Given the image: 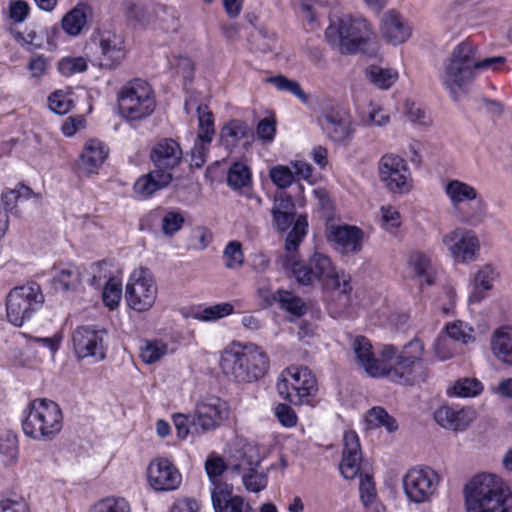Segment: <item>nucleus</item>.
<instances>
[{
    "mask_svg": "<svg viewBox=\"0 0 512 512\" xmlns=\"http://www.w3.org/2000/svg\"><path fill=\"white\" fill-rule=\"evenodd\" d=\"M505 63L506 58L503 56L481 58L478 45L470 39H465L455 45L444 60L439 79L456 101L459 93L471 84L479 73L499 71Z\"/></svg>",
    "mask_w": 512,
    "mask_h": 512,
    "instance_id": "nucleus-1",
    "label": "nucleus"
},
{
    "mask_svg": "<svg viewBox=\"0 0 512 512\" xmlns=\"http://www.w3.org/2000/svg\"><path fill=\"white\" fill-rule=\"evenodd\" d=\"M292 272L302 285L320 282L325 289L331 291L329 311L333 317L344 314L350 307L352 303L350 278L344 272L337 271L327 255L315 252L308 261L294 263Z\"/></svg>",
    "mask_w": 512,
    "mask_h": 512,
    "instance_id": "nucleus-2",
    "label": "nucleus"
},
{
    "mask_svg": "<svg viewBox=\"0 0 512 512\" xmlns=\"http://www.w3.org/2000/svg\"><path fill=\"white\" fill-rule=\"evenodd\" d=\"M467 512H512V493L497 475L480 473L464 486Z\"/></svg>",
    "mask_w": 512,
    "mask_h": 512,
    "instance_id": "nucleus-3",
    "label": "nucleus"
},
{
    "mask_svg": "<svg viewBox=\"0 0 512 512\" xmlns=\"http://www.w3.org/2000/svg\"><path fill=\"white\" fill-rule=\"evenodd\" d=\"M325 37L332 48L344 55L368 54L375 50V33L371 24L362 17L345 14L331 19Z\"/></svg>",
    "mask_w": 512,
    "mask_h": 512,
    "instance_id": "nucleus-4",
    "label": "nucleus"
},
{
    "mask_svg": "<svg viewBox=\"0 0 512 512\" xmlns=\"http://www.w3.org/2000/svg\"><path fill=\"white\" fill-rule=\"evenodd\" d=\"M64 425L63 413L58 403L47 398L30 401L21 414L24 435L36 442L54 441Z\"/></svg>",
    "mask_w": 512,
    "mask_h": 512,
    "instance_id": "nucleus-5",
    "label": "nucleus"
},
{
    "mask_svg": "<svg viewBox=\"0 0 512 512\" xmlns=\"http://www.w3.org/2000/svg\"><path fill=\"white\" fill-rule=\"evenodd\" d=\"M221 368L237 382H252L263 377L269 369V358L256 344L238 345L226 350L221 357Z\"/></svg>",
    "mask_w": 512,
    "mask_h": 512,
    "instance_id": "nucleus-6",
    "label": "nucleus"
},
{
    "mask_svg": "<svg viewBox=\"0 0 512 512\" xmlns=\"http://www.w3.org/2000/svg\"><path fill=\"white\" fill-rule=\"evenodd\" d=\"M443 190L460 223L472 227L484 223L488 206L474 186L458 179H450L443 185Z\"/></svg>",
    "mask_w": 512,
    "mask_h": 512,
    "instance_id": "nucleus-7",
    "label": "nucleus"
},
{
    "mask_svg": "<svg viewBox=\"0 0 512 512\" xmlns=\"http://www.w3.org/2000/svg\"><path fill=\"white\" fill-rule=\"evenodd\" d=\"M272 225L280 232L287 231L291 226L285 241V248L292 252L297 250L308 231L307 215H296V206L293 198L285 193L274 196L271 207Z\"/></svg>",
    "mask_w": 512,
    "mask_h": 512,
    "instance_id": "nucleus-8",
    "label": "nucleus"
},
{
    "mask_svg": "<svg viewBox=\"0 0 512 512\" xmlns=\"http://www.w3.org/2000/svg\"><path fill=\"white\" fill-rule=\"evenodd\" d=\"M118 106L121 115L128 121L149 117L156 108L154 91L148 82L134 79L118 92Z\"/></svg>",
    "mask_w": 512,
    "mask_h": 512,
    "instance_id": "nucleus-9",
    "label": "nucleus"
},
{
    "mask_svg": "<svg viewBox=\"0 0 512 512\" xmlns=\"http://www.w3.org/2000/svg\"><path fill=\"white\" fill-rule=\"evenodd\" d=\"M279 396L293 405L309 404L318 387L311 370L304 366H289L278 377Z\"/></svg>",
    "mask_w": 512,
    "mask_h": 512,
    "instance_id": "nucleus-10",
    "label": "nucleus"
},
{
    "mask_svg": "<svg viewBox=\"0 0 512 512\" xmlns=\"http://www.w3.org/2000/svg\"><path fill=\"white\" fill-rule=\"evenodd\" d=\"M87 55L101 68L114 69L126 57L124 38L111 30L94 31L85 45Z\"/></svg>",
    "mask_w": 512,
    "mask_h": 512,
    "instance_id": "nucleus-11",
    "label": "nucleus"
},
{
    "mask_svg": "<svg viewBox=\"0 0 512 512\" xmlns=\"http://www.w3.org/2000/svg\"><path fill=\"white\" fill-rule=\"evenodd\" d=\"M44 304V295L36 282L13 288L6 300L8 321L16 327H21L29 321Z\"/></svg>",
    "mask_w": 512,
    "mask_h": 512,
    "instance_id": "nucleus-12",
    "label": "nucleus"
},
{
    "mask_svg": "<svg viewBox=\"0 0 512 512\" xmlns=\"http://www.w3.org/2000/svg\"><path fill=\"white\" fill-rule=\"evenodd\" d=\"M441 477L430 466L410 468L403 476L402 485L406 498L415 504L430 503L438 494Z\"/></svg>",
    "mask_w": 512,
    "mask_h": 512,
    "instance_id": "nucleus-13",
    "label": "nucleus"
},
{
    "mask_svg": "<svg viewBox=\"0 0 512 512\" xmlns=\"http://www.w3.org/2000/svg\"><path fill=\"white\" fill-rule=\"evenodd\" d=\"M108 333L96 325H80L71 333L72 349L77 359L100 362L106 358Z\"/></svg>",
    "mask_w": 512,
    "mask_h": 512,
    "instance_id": "nucleus-14",
    "label": "nucleus"
},
{
    "mask_svg": "<svg viewBox=\"0 0 512 512\" xmlns=\"http://www.w3.org/2000/svg\"><path fill=\"white\" fill-rule=\"evenodd\" d=\"M157 298V286L148 268L135 269L126 284L125 299L127 305L137 311H148Z\"/></svg>",
    "mask_w": 512,
    "mask_h": 512,
    "instance_id": "nucleus-15",
    "label": "nucleus"
},
{
    "mask_svg": "<svg viewBox=\"0 0 512 512\" xmlns=\"http://www.w3.org/2000/svg\"><path fill=\"white\" fill-rule=\"evenodd\" d=\"M442 243L457 264L473 263L481 252V242L476 232L463 227L455 228L444 234Z\"/></svg>",
    "mask_w": 512,
    "mask_h": 512,
    "instance_id": "nucleus-16",
    "label": "nucleus"
},
{
    "mask_svg": "<svg viewBox=\"0 0 512 512\" xmlns=\"http://www.w3.org/2000/svg\"><path fill=\"white\" fill-rule=\"evenodd\" d=\"M378 175L384 186L393 193H408L413 187L412 175L407 162L397 154L387 153L380 158Z\"/></svg>",
    "mask_w": 512,
    "mask_h": 512,
    "instance_id": "nucleus-17",
    "label": "nucleus"
},
{
    "mask_svg": "<svg viewBox=\"0 0 512 512\" xmlns=\"http://www.w3.org/2000/svg\"><path fill=\"white\" fill-rule=\"evenodd\" d=\"M380 356L383 358L385 367L382 377L385 376L399 384H410L414 367L422 361L418 360L417 356L408 357L399 354L393 345H384Z\"/></svg>",
    "mask_w": 512,
    "mask_h": 512,
    "instance_id": "nucleus-18",
    "label": "nucleus"
},
{
    "mask_svg": "<svg viewBox=\"0 0 512 512\" xmlns=\"http://www.w3.org/2000/svg\"><path fill=\"white\" fill-rule=\"evenodd\" d=\"M228 414L225 401L216 396H206L198 401L192 424L203 432L211 431L219 427Z\"/></svg>",
    "mask_w": 512,
    "mask_h": 512,
    "instance_id": "nucleus-19",
    "label": "nucleus"
},
{
    "mask_svg": "<svg viewBox=\"0 0 512 512\" xmlns=\"http://www.w3.org/2000/svg\"><path fill=\"white\" fill-rule=\"evenodd\" d=\"M147 481L157 492H170L180 487L182 475L170 460L157 457L147 467Z\"/></svg>",
    "mask_w": 512,
    "mask_h": 512,
    "instance_id": "nucleus-20",
    "label": "nucleus"
},
{
    "mask_svg": "<svg viewBox=\"0 0 512 512\" xmlns=\"http://www.w3.org/2000/svg\"><path fill=\"white\" fill-rule=\"evenodd\" d=\"M363 231L350 225H336L329 228L327 239L342 255H355L362 250Z\"/></svg>",
    "mask_w": 512,
    "mask_h": 512,
    "instance_id": "nucleus-21",
    "label": "nucleus"
},
{
    "mask_svg": "<svg viewBox=\"0 0 512 512\" xmlns=\"http://www.w3.org/2000/svg\"><path fill=\"white\" fill-rule=\"evenodd\" d=\"M501 270L498 265L486 263L477 268L470 278L469 303L479 304L493 289L494 283L499 280Z\"/></svg>",
    "mask_w": 512,
    "mask_h": 512,
    "instance_id": "nucleus-22",
    "label": "nucleus"
},
{
    "mask_svg": "<svg viewBox=\"0 0 512 512\" xmlns=\"http://www.w3.org/2000/svg\"><path fill=\"white\" fill-rule=\"evenodd\" d=\"M476 413L470 407L442 405L434 412L435 421L451 431H464L475 420Z\"/></svg>",
    "mask_w": 512,
    "mask_h": 512,
    "instance_id": "nucleus-23",
    "label": "nucleus"
},
{
    "mask_svg": "<svg viewBox=\"0 0 512 512\" xmlns=\"http://www.w3.org/2000/svg\"><path fill=\"white\" fill-rule=\"evenodd\" d=\"M324 134L335 143H344L351 139L353 130L351 119L343 110H329L319 118Z\"/></svg>",
    "mask_w": 512,
    "mask_h": 512,
    "instance_id": "nucleus-24",
    "label": "nucleus"
},
{
    "mask_svg": "<svg viewBox=\"0 0 512 512\" xmlns=\"http://www.w3.org/2000/svg\"><path fill=\"white\" fill-rule=\"evenodd\" d=\"M351 349L357 363L372 377H382L385 367L383 358L377 359L373 352L371 341L362 335H357L351 340Z\"/></svg>",
    "mask_w": 512,
    "mask_h": 512,
    "instance_id": "nucleus-25",
    "label": "nucleus"
},
{
    "mask_svg": "<svg viewBox=\"0 0 512 512\" xmlns=\"http://www.w3.org/2000/svg\"><path fill=\"white\" fill-rule=\"evenodd\" d=\"M343 442L340 472L345 479H353L360 470L362 460L359 437L355 431L347 430L344 432Z\"/></svg>",
    "mask_w": 512,
    "mask_h": 512,
    "instance_id": "nucleus-26",
    "label": "nucleus"
},
{
    "mask_svg": "<svg viewBox=\"0 0 512 512\" xmlns=\"http://www.w3.org/2000/svg\"><path fill=\"white\" fill-rule=\"evenodd\" d=\"M380 30L383 38L393 45L406 42L412 34L410 23L393 9L383 15Z\"/></svg>",
    "mask_w": 512,
    "mask_h": 512,
    "instance_id": "nucleus-27",
    "label": "nucleus"
},
{
    "mask_svg": "<svg viewBox=\"0 0 512 512\" xmlns=\"http://www.w3.org/2000/svg\"><path fill=\"white\" fill-rule=\"evenodd\" d=\"M34 196L32 189L25 185H20L18 188L6 191L2 194L5 207L0 204V239L8 229L9 218L7 212L10 211L15 214H20L24 204Z\"/></svg>",
    "mask_w": 512,
    "mask_h": 512,
    "instance_id": "nucleus-28",
    "label": "nucleus"
},
{
    "mask_svg": "<svg viewBox=\"0 0 512 512\" xmlns=\"http://www.w3.org/2000/svg\"><path fill=\"white\" fill-rule=\"evenodd\" d=\"M211 500L215 512H252L244 498L233 494V486L220 484L211 489Z\"/></svg>",
    "mask_w": 512,
    "mask_h": 512,
    "instance_id": "nucleus-29",
    "label": "nucleus"
},
{
    "mask_svg": "<svg viewBox=\"0 0 512 512\" xmlns=\"http://www.w3.org/2000/svg\"><path fill=\"white\" fill-rule=\"evenodd\" d=\"M182 150L180 145L173 139H162L151 151V160L156 170L170 172L182 160Z\"/></svg>",
    "mask_w": 512,
    "mask_h": 512,
    "instance_id": "nucleus-30",
    "label": "nucleus"
},
{
    "mask_svg": "<svg viewBox=\"0 0 512 512\" xmlns=\"http://www.w3.org/2000/svg\"><path fill=\"white\" fill-rule=\"evenodd\" d=\"M228 185L240 191L246 198L255 202L256 207L263 203L262 198L252 190V173L250 168L243 162H235L231 165L227 176Z\"/></svg>",
    "mask_w": 512,
    "mask_h": 512,
    "instance_id": "nucleus-31",
    "label": "nucleus"
},
{
    "mask_svg": "<svg viewBox=\"0 0 512 512\" xmlns=\"http://www.w3.org/2000/svg\"><path fill=\"white\" fill-rule=\"evenodd\" d=\"M491 351L501 363L512 367V326L496 328L490 338Z\"/></svg>",
    "mask_w": 512,
    "mask_h": 512,
    "instance_id": "nucleus-32",
    "label": "nucleus"
},
{
    "mask_svg": "<svg viewBox=\"0 0 512 512\" xmlns=\"http://www.w3.org/2000/svg\"><path fill=\"white\" fill-rule=\"evenodd\" d=\"M171 180L172 175L170 172L154 170L137 179L134 183V192L138 197L146 199L156 191L166 187Z\"/></svg>",
    "mask_w": 512,
    "mask_h": 512,
    "instance_id": "nucleus-33",
    "label": "nucleus"
},
{
    "mask_svg": "<svg viewBox=\"0 0 512 512\" xmlns=\"http://www.w3.org/2000/svg\"><path fill=\"white\" fill-rule=\"evenodd\" d=\"M108 156V148L97 139L86 142L80 158V167L87 173H94Z\"/></svg>",
    "mask_w": 512,
    "mask_h": 512,
    "instance_id": "nucleus-34",
    "label": "nucleus"
},
{
    "mask_svg": "<svg viewBox=\"0 0 512 512\" xmlns=\"http://www.w3.org/2000/svg\"><path fill=\"white\" fill-rule=\"evenodd\" d=\"M80 281L79 268L72 263L59 264L52 270L51 284L56 291L74 290Z\"/></svg>",
    "mask_w": 512,
    "mask_h": 512,
    "instance_id": "nucleus-35",
    "label": "nucleus"
},
{
    "mask_svg": "<svg viewBox=\"0 0 512 512\" xmlns=\"http://www.w3.org/2000/svg\"><path fill=\"white\" fill-rule=\"evenodd\" d=\"M90 13L91 10L87 5H76L62 18V29L69 36H78L82 32V30L87 26V18Z\"/></svg>",
    "mask_w": 512,
    "mask_h": 512,
    "instance_id": "nucleus-36",
    "label": "nucleus"
},
{
    "mask_svg": "<svg viewBox=\"0 0 512 512\" xmlns=\"http://www.w3.org/2000/svg\"><path fill=\"white\" fill-rule=\"evenodd\" d=\"M365 77L376 88L388 90L396 83L399 74L393 68L372 64L365 69Z\"/></svg>",
    "mask_w": 512,
    "mask_h": 512,
    "instance_id": "nucleus-37",
    "label": "nucleus"
},
{
    "mask_svg": "<svg viewBox=\"0 0 512 512\" xmlns=\"http://www.w3.org/2000/svg\"><path fill=\"white\" fill-rule=\"evenodd\" d=\"M234 313V306L230 302L216 303L210 306H199L189 315L201 322H215Z\"/></svg>",
    "mask_w": 512,
    "mask_h": 512,
    "instance_id": "nucleus-38",
    "label": "nucleus"
},
{
    "mask_svg": "<svg viewBox=\"0 0 512 512\" xmlns=\"http://www.w3.org/2000/svg\"><path fill=\"white\" fill-rule=\"evenodd\" d=\"M272 298L282 310L292 316L299 318L307 312L305 302L291 291L279 289L273 294Z\"/></svg>",
    "mask_w": 512,
    "mask_h": 512,
    "instance_id": "nucleus-39",
    "label": "nucleus"
},
{
    "mask_svg": "<svg viewBox=\"0 0 512 512\" xmlns=\"http://www.w3.org/2000/svg\"><path fill=\"white\" fill-rule=\"evenodd\" d=\"M249 128L241 120H231L226 123L220 132V142L226 149H233L239 141L247 136Z\"/></svg>",
    "mask_w": 512,
    "mask_h": 512,
    "instance_id": "nucleus-40",
    "label": "nucleus"
},
{
    "mask_svg": "<svg viewBox=\"0 0 512 512\" xmlns=\"http://www.w3.org/2000/svg\"><path fill=\"white\" fill-rule=\"evenodd\" d=\"M483 389L484 386L480 380L464 377L456 380L454 384L448 388L447 394L451 397L470 398L481 394Z\"/></svg>",
    "mask_w": 512,
    "mask_h": 512,
    "instance_id": "nucleus-41",
    "label": "nucleus"
},
{
    "mask_svg": "<svg viewBox=\"0 0 512 512\" xmlns=\"http://www.w3.org/2000/svg\"><path fill=\"white\" fill-rule=\"evenodd\" d=\"M140 357L146 364H154L168 353V344L162 340H142L140 344Z\"/></svg>",
    "mask_w": 512,
    "mask_h": 512,
    "instance_id": "nucleus-42",
    "label": "nucleus"
},
{
    "mask_svg": "<svg viewBox=\"0 0 512 512\" xmlns=\"http://www.w3.org/2000/svg\"><path fill=\"white\" fill-rule=\"evenodd\" d=\"M267 83L272 84L278 91L287 92L296 97L301 103L307 104L309 96L303 91L298 81L289 79L284 75H276L267 78Z\"/></svg>",
    "mask_w": 512,
    "mask_h": 512,
    "instance_id": "nucleus-43",
    "label": "nucleus"
},
{
    "mask_svg": "<svg viewBox=\"0 0 512 512\" xmlns=\"http://www.w3.org/2000/svg\"><path fill=\"white\" fill-rule=\"evenodd\" d=\"M366 422L371 428L384 427L388 432L397 430L396 420L382 407H373L366 414Z\"/></svg>",
    "mask_w": 512,
    "mask_h": 512,
    "instance_id": "nucleus-44",
    "label": "nucleus"
},
{
    "mask_svg": "<svg viewBox=\"0 0 512 512\" xmlns=\"http://www.w3.org/2000/svg\"><path fill=\"white\" fill-rule=\"evenodd\" d=\"M48 106L56 114H67L74 107V93L71 90H57L48 97Z\"/></svg>",
    "mask_w": 512,
    "mask_h": 512,
    "instance_id": "nucleus-45",
    "label": "nucleus"
},
{
    "mask_svg": "<svg viewBox=\"0 0 512 512\" xmlns=\"http://www.w3.org/2000/svg\"><path fill=\"white\" fill-rule=\"evenodd\" d=\"M445 333L459 345L474 341V329L468 323L461 320L447 323L445 325Z\"/></svg>",
    "mask_w": 512,
    "mask_h": 512,
    "instance_id": "nucleus-46",
    "label": "nucleus"
},
{
    "mask_svg": "<svg viewBox=\"0 0 512 512\" xmlns=\"http://www.w3.org/2000/svg\"><path fill=\"white\" fill-rule=\"evenodd\" d=\"M408 265L413 269L416 277L424 278L427 285H431L434 281L430 274V259L419 251H413L409 254Z\"/></svg>",
    "mask_w": 512,
    "mask_h": 512,
    "instance_id": "nucleus-47",
    "label": "nucleus"
},
{
    "mask_svg": "<svg viewBox=\"0 0 512 512\" xmlns=\"http://www.w3.org/2000/svg\"><path fill=\"white\" fill-rule=\"evenodd\" d=\"M88 512H132V509L125 498L111 496L96 502Z\"/></svg>",
    "mask_w": 512,
    "mask_h": 512,
    "instance_id": "nucleus-48",
    "label": "nucleus"
},
{
    "mask_svg": "<svg viewBox=\"0 0 512 512\" xmlns=\"http://www.w3.org/2000/svg\"><path fill=\"white\" fill-rule=\"evenodd\" d=\"M434 352L440 361H445L459 352V344L446 333L440 334L434 343Z\"/></svg>",
    "mask_w": 512,
    "mask_h": 512,
    "instance_id": "nucleus-49",
    "label": "nucleus"
},
{
    "mask_svg": "<svg viewBox=\"0 0 512 512\" xmlns=\"http://www.w3.org/2000/svg\"><path fill=\"white\" fill-rule=\"evenodd\" d=\"M88 68L87 60L82 56L63 57L58 62V71L65 77H70L77 73H82Z\"/></svg>",
    "mask_w": 512,
    "mask_h": 512,
    "instance_id": "nucleus-50",
    "label": "nucleus"
},
{
    "mask_svg": "<svg viewBox=\"0 0 512 512\" xmlns=\"http://www.w3.org/2000/svg\"><path fill=\"white\" fill-rule=\"evenodd\" d=\"M226 469L224 460L218 456L211 455L205 462V470L210 479L211 488H216L220 484H227L221 480V475Z\"/></svg>",
    "mask_w": 512,
    "mask_h": 512,
    "instance_id": "nucleus-51",
    "label": "nucleus"
},
{
    "mask_svg": "<svg viewBox=\"0 0 512 512\" xmlns=\"http://www.w3.org/2000/svg\"><path fill=\"white\" fill-rule=\"evenodd\" d=\"M199 131L198 135L203 138H207L208 141H212L214 130V119L212 113L208 110L206 105H199L197 107Z\"/></svg>",
    "mask_w": 512,
    "mask_h": 512,
    "instance_id": "nucleus-52",
    "label": "nucleus"
},
{
    "mask_svg": "<svg viewBox=\"0 0 512 512\" xmlns=\"http://www.w3.org/2000/svg\"><path fill=\"white\" fill-rule=\"evenodd\" d=\"M223 259L225 266L229 269L241 267L244 262L241 243L238 241H230L223 251Z\"/></svg>",
    "mask_w": 512,
    "mask_h": 512,
    "instance_id": "nucleus-53",
    "label": "nucleus"
},
{
    "mask_svg": "<svg viewBox=\"0 0 512 512\" xmlns=\"http://www.w3.org/2000/svg\"><path fill=\"white\" fill-rule=\"evenodd\" d=\"M121 296V283L115 278H110L106 282L102 292V299L105 306L109 307L110 309L116 308L120 303Z\"/></svg>",
    "mask_w": 512,
    "mask_h": 512,
    "instance_id": "nucleus-54",
    "label": "nucleus"
},
{
    "mask_svg": "<svg viewBox=\"0 0 512 512\" xmlns=\"http://www.w3.org/2000/svg\"><path fill=\"white\" fill-rule=\"evenodd\" d=\"M242 483L246 490L258 493L264 490L268 484L267 474L255 469H249L242 476Z\"/></svg>",
    "mask_w": 512,
    "mask_h": 512,
    "instance_id": "nucleus-55",
    "label": "nucleus"
},
{
    "mask_svg": "<svg viewBox=\"0 0 512 512\" xmlns=\"http://www.w3.org/2000/svg\"><path fill=\"white\" fill-rule=\"evenodd\" d=\"M269 177L272 183L280 189H286L294 181L293 171L285 165H276L269 171Z\"/></svg>",
    "mask_w": 512,
    "mask_h": 512,
    "instance_id": "nucleus-56",
    "label": "nucleus"
},
{
    "mask_svg": "<svg viewBox=\"0 0 512 512\" xmlns=\"http://www.w3.org/2000/svg\"><path fill=\"white\" fill-rule=\"evenodd\" d=\"M121 11L131 22L143 24L145 20V7L138 0H123L121 3Z\"/></svg>",
    "mask_w": 512,
    "mask_h": 512,
    "instance_id": "nucleus-57",
    "label": "nucleus"
},
{
    "mask_svg": "<svg viewBox=\"0 0 512 512\" xmlns=\"http://www.w3.org/2000/svg\"><path fill=\"white\" fill-rule=\"evenodd\" d=\"M211 142L212 141H208L207 138L197 136L190 152L191 166L200 168L205 164Z\"/></svg>",
    "mask_w": 512,
    "mask_h": 512,
    "instance_id": "nucleus-58",
    "label": "nucleus"
},
{
    "mask_svg": "<svg viewBox=\"0 0 512 512\" xmlns=\"http://www.w3.org/2000/svg\"><path fill=\"white\" fill-rule=\"evenodd\" d=\"M184 216L181 212L171 210L165 213L162 218V231L165 235H173L179 231L184 224Z\"/></svg>",
    "mask_w": 512,
    "mask_h": 512,
    "instance_id": "nucleus-59",
    "label": "nucleus"
},
{
    "mask_svg": "<svg viewBox=\"0 0 512 512\" xmlns=\"http://www.w3.org/2000/svg\"><path fill=\"white\" fill-rule=\"evenodd\" d=\"M405 110L411 122L420 126H428L431 124L430 116L419 104L407 101L405 103Z\"/></svg>",
    "mask_w": 512,
    "mask_h": 512,
    "instance_id": "nucleus-60",
    "label": "nucleus"
},
{
    "mask_svg": "<svg viewBox=\"0 0 512 512\" xmlns=\"http://www.w3.org/2000/svg\"><path fill=\"white\" fill-rule=\"evenodd\" d=\"M390 122V117L384 113V111L375 106H371L369 111L365 117L362 118V123L364 126H378L383 127L386 126Z\"/></svg>",
    "mask_w": 512,
    "mask_h": 512,
    "instance_id": "nucleus-61",
    "label": "nucleus"
},
{
    "mask_svg": "<svg viewBox=\"0 0 512 512\" xmlns=\"http://www.w3.org/2000/svg\"><path fill=\"white\" fill-rule=\"evenodd\" d=\"M381 219L382 226L386 230L396 229L402 224V218L399 211L390 205L381 207Z\"/></svg>",
    "mask_w": 512,
    "mask_h": 512,
    "instance_id": "nucleus-62",
    "label": "nucleus"
},
{
    "mask_svg": "<svg viewBox=\"0 0 512 512\" xmlns=\"http://www.w3.org/2000/svg\"><path fill=\"white\" fill-rule=\"evenodd\" d=\"M275 415L278 421L287 428L294 427L297 424V415L291 406L280 403L275 408Z\"/></svg>",
    "mask_w": 512,
    "mask_h": 512,
    "instance_id": "nucleus-63",
    "label": "nucleus"
},
{
    "mask_svg": "<svg viewBox=\"0 0 512 512\" xmlns=\"http://www.w3.org/2000/svg\"><path fill=\"white\" fill-rule=\"evenodd\" d=\"M256 133L258 138L263 142H273L276 135V121L271 118L260 120L256 128Z\"/></svg>",
    "mask_w": 512,
    "mask_h": 512,
    "instance_id": "nucleus-64",
    "label": "nucleus"
}]
</instances>
